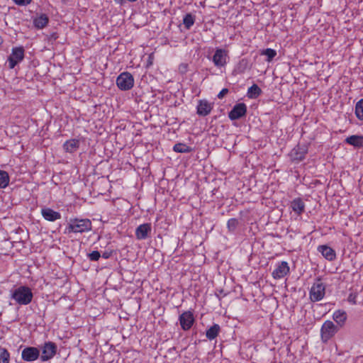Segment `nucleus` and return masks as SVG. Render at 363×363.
Masks as SVG:
<instances>
[{
    "label": "nucleus",
    "mask_w": 363,
    "mask_h": 363,
    "mask_svg": "<svg viewBox=\"0 0 363 363\" xmlns=\"http://www.w3.org/2000/svg\"><path fill=\"white\" fill-rule=\"evenodd\" d=\"M173 150L179 153H189L192 151V148L184 143H177L173 147Z\"/></svg>",
    "instance_id": "nucleus-25"
},
{
    "label": "nucleus",
    "mask_w": 363,
    "mask_h": 363,
    "mask_svg": "<svg viewBox=\"0 0 363 363\" xmlns=\"http://www.w3.org/2000/svg\"><path fill=\"white\" fill-rule=\"evenodd\" d=\"M49 21V18L46 14H40L39 16L33 19V24L35 28L42 29L45 28Z\"/></svg>",
    "instance_id": "nucleus-22"
},
{
    "label": "nucleus",
    "mask_w": 363,
    "mask_h": 363,
    "mask_svg": "<svg viewBox=\"0 0 363 363\" xmlns=\"http://www.w3.org/2000/svg\"><path fill=\"white\" fill-rule=\"evenodd\" d=\"M325 294V285L318 278L313 284L309 291V298L311 301L317 302L322 300Z\"/></svg>",
    "instance_id": "nucleus-3"
},
{
    "label": "nucleus",
    "mask_w": 363,
    "mask_h": 363,
    "mask_svg": "<svg viewBox=\"0 0 363 363\" xmlns=\"http://www.w3.org/2000/svg\"><path fill=\"white\" fill-rule=\"evenodd\" d=\"M289 272V267L286 262L282 261L278 263L272 272V277L276 279L284 277Z\"/></svg>",
    "instance_id": "nucleus-11"
},
{
    "label": "nucleus",
    "mask_w": 363,
    "mask_h": 363,
    "mask_svg": "<svg viewBox=\"0 0 363 363\" xmlns=\"http://www.w3.org/2000/svg\"><path fill=\"white\" fill-rule=\"evenodd\" d=\"M225 94H227V88H223L218 94V98L222 99Z\"/></svg>",
    "instance_id": "nucleus-35"
},
{
    "label": "nucleus",
    "mask_w": 363,
    "mask_h": 363,
    "mask_svg": "<svg viewBox=\"0 0 363 363\" xmlns=\"http://www.w3.org/2000/svg\"><path fill=\"white\" fill-rule=\"evenodd\" d=\"M197 113L201 116L208 115L212 109L211 104L206 100H200L197 106Z\"/></svg>",
    "instance_id": "nucleus-17"
},
{
    "label": "nucleus",
    "mask_w": 363,
    "mask_h": 363,
    "mask_svg": "<svg viewBox=\"0 0 363 363\" xmlns=\"http://www.w3.org/2000/svg\"><path fill=\"white\" fill-rule=\"evenodd\" d=\"M216 296L219 299L225 296V294H223V291H220L219 294H216Z\"/></svg>",
    "instance_id": "nucleus-37"
},
{
    "label": "nucleus",
    "mask_w": 363,
    "mask_h": 363,
    "mask_svg": "<svg viewBox=\"0 0 363 363\" xmlns=\"http://www.w3.org/2000/svg\"><path fill=\"white\" fill-rule=\"evenodd\" d=\"M115 3L119 5H123L125 3V0H113Z\"/></svg>",
    "instance_id": "nucleus-38"
},
{
    "label": "nucleus",
    "mask_w": 363,
    "mask_h": 363,
    "mask_svg": "<svg viewBox=\"0 0 363 363\" xmlns=\"http://www.w3.org/2000/svg\"><path fill=\"white\" fill-rule=\"evenodd\" d=\"M80 142L78 139L72 138L63 144V148L67 152L73 153L79 147Z\"/></svg>",
    "instance_id": "nucleus-18"
},
{
    "label": "nucleus",
    "mask_w": 363,
    "mask_h": 363,
    "mask_svg": "<svg viewBox=\"0 0 363 363\" xmlns=\"http://www.w3.org/2000/svg\"><path fill=\"white\" fill-rule=\"evenodd\" d=\"M88 258L91 261H98L101 257L100 252L97 250L92 251L87 255Z\"/></svg>",
    "instance_id": "nucleus-31"
},
{
    "label": "nucleus",
    "mask_w": 363,
    "mask_h": 363,
    "mask_svg": "<svg viewBox=\"0 0 363 363\" xmlns=\"http://www.w3.org/2000/svg\"><path fill=\"white\" fill-rule=\"evenodd\" d=\"M92 229L91 221L87 218H70L65 229V234L84 233Z\"/></svg>",
    "instance_id": "nucleus-2"
},
{
    "label": "nucleus",
    "mask_w": 363,
    "mask_h": 363,
    "mask_svg": "<svg viewBox=\"0 0 363 363\" xmlns=\"http://www.w3.org/2000/svg\"><path fill=\"white\" fill-rule=\"evenodd\" d=\"M116 85L121 91L130 90L134 86V78L130 73L123 72L118 76Z\"/></svg>",
    "instance_id": "nucleus-6"
},
{
    "label": "nucleus",
    "mask_w": 363,
    "mask_h": 363,
    "mask_svg": "<svg viewBox=\"0 0 363 363\" xmlns=\"http://www.w3.org/2000/svg\"><path fill=\"white\" fill-rule=\"evenodd\" d=\"M261 55H265L267 57L266 60L269 62L277 55V51L272 48H267L262 52Z\"/></svg>",
    "instance_id": "nucleus-30"
},
{
    "label": "nucleus",
    "mask_w": 363,
    "mask_h": 363,
    "mask_svg": "<svg viewBox=\"0 0 363 363\" xmlns=\"http://www.w3.org/2000/svg\"><path fill=\"white\" fill-rule=\"evenodd\" d=\"M24 58V49L22 47L13 48L12 52L8 58L9 67L13 69Z\"/></svg>",
    "instance_id": "nucleus-7"
},
{
    "label": "nucleus",
    "mask_w": 363,
    "mask_h": 363,
    "mask_svg": "<svg viewBox=\"0 0 363 363\" xmlns=\"http://www.w3.org/2000/svg\"><path fill=\"white\" fill-rule=\"evenodd\" d=\"M345 142L357 148L363 147V135H353L347 137Z\"/></svg>",
    "instance_id": "nucleus-21"
},
{
    "label": "nucleus",
    "mask_w": 363,
    "mask_h": 363,
    "mask_svg": "<svg viewBox=\"0 0 363 363\" xmlns=\"http://www.w3.org/2000/svg\"><path fill=\"white\" fill-rule=\"evenodd\" d=\"M347 313L345 311L337 310L333 314L334 321L340 326L342 327L347 320Z\"/></svg>",
    "instance_id": "nucleus-20"
},
{
    "label": "nucleus",
    "mask_w": 363,
    "mask_h": 363,
    "mask_svg": "<svg viewBox=\"0 0 363 363\" xmlns=\"http://www.w3.org/2000/svg\"><path fill=\"white\" fill-rule=\"evenodd\" d=\"M291 208L298 216L305 211V203L301 198H296L291 202Z\"/></svg>",
    "instance_id": "nucleus-19"
},
{
    "label": "nucleus",
    "mask_w": 363,
    "mask_h": 363,
    "mask_svg": "<svg viewBox=\"0 0 363 363\" xmlns=\"http://www.w3.org/2000/svg\"><path fill=\"white\" fill-rule=\"evenodd\" d=\"M10 354L8 350L0 347V363H9Z\"/></svg>",
    "instance_id": "nucleus-29"
},
{
    "label": "nucleus",
    "mask_w": 363,
    "mask_h": 363,
    "mask_svg": "<svg viewBox=\"0 0 363 363\" xmlns=\"http://www.w3.org/2000/svg\"><path fill=\"white\" fill-rule=\"evenodd\" d=\"M318 251L328 261H333L336 258L335 250L328 245H319L318 247Z\"/></svg>",
    "instance_id": "nucleus-16"
},
{
    "label": "nucleus",
    "mask_w": 363,
    "mask_h": 363,
    "mask_svg": "<svg viewBox=\"0 0 363 363\" xmlns=\"http://www.w3.org/2000/svg\"><path fill=\"white\" fill-rule=\"evenodd\" d=\"M10 298L20 306H26L32 302L33 293L30 287L21 285L10 290Z\"/></svg>",
    "instance_id": "nucleus-1"
},
{
    "label": "nucleus",
    "mask_w": 363,
    "mask_h": 363,
    "mask_svg": "<svg viewBox=\"0 0 363 363\" xmlns=\"http://www.w3.org/2000/svg\"><path fill=\"white\" fill-rule=\"evenodd\" d=\"M152 230L150 223H143L135 229V237L138 240H145L148 238Z\"/></svg>",
    "instance_id": "nucleus-13"
},
{
    "label": "nucleus",
    "mask_w": 363,
    "mask_h": 363,
    "mask_svg": "<svg viewBox=\"0 0 363 363\" xmlns=\"http://www.w3.org/2000/svg\"><path fill=\"white\" fill-rule=\"evenodd\" d=\"M40 357V350L35 347H26L21 352V358L26 362H33Z\"/></svg>",
    "instance_id": "nucleus-8"
},
{
    "label": "nucleus",
    "mask_w": 363,
    "mask_h": 363,
    "mask_svg": "<svg viewBox=\"0 0 363 363\" xmlns=\"http://www.w3.org/2000/svg\"><path fill=\"white\" fill-rule=\"evenodd\" d=\"M339 327L331 320H326L320 328V337L323 342H327L338 332Z\"/></svg>",
    "instance_id": "nucleus-5"
},
{
    "label": "nucleus",
    "mask_w": 363,
    "mask_h": 363,
    "mask_svg": "<svg viewBox=\"0 0 363 363\" xmlns=\"http://www.w3.org/2000/svg\"><path fill=\"white\" fill-rule=\"evenodd\" d=\"M111 255H112L111 251V252L106 251L102 254V257L104 259H108L109 257H111Z\"/></svg>",
    "instance_id": "nucleus-36"
},
{
    "label": "nucleus",
    "mask_w": 363,
    "mask_h": 363,
    "mask_svg": "<svg viewBox=\"0 0 363 363\" xmlns=\"http://www.w3.org/2000/svg\"><path fill=\"white\" fill-rule=\"evenodd\" d=\"M16 4L19 6H26L29 4L32 0H13Z\"/></svg>",
    "instance_id": "nucleus-34"
},
{
    "label": "nucleus",
    "mask_w": 363,
    "mask_h": 363,
    "mask_svg": "<svg viewBox=\"0 0 363 363\" xmlns=\"http://www.w3.org/2000/svg\"><path fill=\"white\" fill-rule=\"evenodd\" d=\"M355 115L358 119L363 121V99L356 104Z\"/></svg>",
    "instance_id": "nucleus-28"
},
{
    "label": "nucleus",
    "mask_w": 363,
    "mask_h": 363,
    "mask_svg": "<svg viewBox=\"0 0 363 363\" xmlns=\"http://www.w3.org/2000/svg\"><path fill=\"white\" fill-rule=\"evenodd\" d=\"M261 89L257 84H254L248 88L247 94L250 99H256L261 94Z\"/></svg>",
    "instance_id": "nucleus-24"
},
{
    "label": "nucleus",
    "mask_w": 363,
    "mask_h": 363,
    "mask_svg": "<svg viewBox=\"0 0 363 363\" xmlns=\"http://www.w3.org/2000/svg\"><path fill=\"white\" fill-rule=\"evenodd\" d=\"M220 331V326L218 324H214L209 329L206 330V337L212 340L215 339L218 335Z\"/></svg>",
    "instance_id": "nucleus-23"
},
{
    "label": "nucleus",
    "mask_w": 363,
    "mask_h": 363,
    "mask_svg": "<svg viewBox=\"0 0 363 363\" xmlns=\"http://www.w3.org/2000/svg\"><path fill=\"white\" fill-rule=\"evenodd\" d=\"M181 328L184 330H189L194 323V318L193 313L188 311L182 313L179 318Z\"/></svg>",
    "instance_id": "nucleus-9"
},
{
    "label": "nucleus",
    "mask_w": 363,
    "mask_h": 363,
    "mask_svg": "<svg viewBox=\"0 0 363 363\" xmlns=\"http://www.w3.org/2000/svg\"><path fill=\"white\" fill-rule=\"evenodd\" d=\"M10 181L9 174L4 170H0V189H5L8 186Z\"/></svg>",
    "instance_id": "nucleus-26"
},
{
    "label": "nucleus",
    "mask_w": 363,
    "mask_h": 363,
    "mask_svg": "<svg viewBox=\"0 0 363 363\" xmlns=\"http://www.w3.org/2000/svg\"><path fill=\"white\" fill-rule=\"evenodd\" d=\"M238 224H239V221H238V220H237L235 218H232V219L228 220V230H235L237 228V226L238 225Z\"/></svg>",
    "instance_id": "nucleus-33"
},
{
    "label": "nucleus",
    "mask_w": 363,
    "mask_h": 363,
    "mask_svg": "<svg viewBox=\"0 0 363 363\" xmlns=\"http://www.w3.org/2000/svg\"><path fill=\"white\" fill-rule=\"evenodd\" d=\"M357 295L358 294L356 291L350 292L347 297V301L352 305H355L357 303Z\"/></svg>",
    "instance_id": "nucleus-32"
},
{
    "label": "nucleus",
    "mask_w": 363,
    "mask_h": 363,
    "mask_svg": "<svg viewBox=\"0 0 363 363\" xmlns=\"http://www.w3.org/2000/svg\"><path fill=\"white\" fill-rule=\"evenodd\" d=\"M41 215L44 219L50 222H54L62 218L60 213L48 207H44L41 209Z\"/></svg>",
    "instance_id": "nucleus-14"
},
{
    "label": "nucleus",
    "mask_w": 363,
    "mask_h": 363,
    "mask_svg": "<svg viewBox=\"0 0 363 363\" xmlns=\"http://www.w3.org/2000/svg\"><path fill=\"white\" fill-rule=\"evenodd\" d=\"M39 350L40 360L42 362H47L55 356L57 351V346L55 342L48 341L41 345Z\"/></svg>",
    "instance_id": "nucleus-4"
},
{
    "label": "nucleus",
    "mask_w": 363,
    "mask_h": 363,
    "mask_svg": "<svg viewBox=\"0 0 363 363\" xmlns=\"http://www.w3.org/2000/svg\"><path fill=\"white\" fill-rule=\"evenodd\" d=\"M247 113V106L244 103L235 104L230 112L228 113V118L231 120H236L245 116Z\"/></svg>",
    "instance_id": "nucleus-10"
},
{
    "label": "nucleus",
    "mask_w": 363,
    "mask_h": 363,
    "mask_svg": "<svg viewBox=\"0 0 363 363\" xmlns=\"http://www.w3.org/2000/svg\"><path fill=\"white\" fill-rule=\"evenodd\" d=\"M307 152L306 147L298 145L291 150L290 152L291 159L296 162L302 161L305 159Z\"/></svg>",
    "instance_id": "nucleus-12"
},
{
    "label": "nucleus",
    "mask_w": 363,
    "mask_h": 363,
    "mask_svg": "<svg viewBox=\"0 0 363 363\" xmlns=\"http://www.w3.org/2000/svg\"><path fill=\"white\" fill-rule=\"evenodd\" d=\"M194 21L195 16L191 13H186L183 18V24L186 29H190V28L194 25Z\"/></svg>",
    "instance_id": "nucleus-27"
},
{
    "label": "nucleus",
    "mask_w": 363,
    "mask_h": 363,
    "mask_svg": "<svg viewBox=\"0 0 363 363\" xmlns=\"http://www.w3.org/2000/svg\"><path fill=\"white\" fill-rule=\"evenodd\" d=\"M225 50L218 48L213 56V62L216 67H223L225 64Z\"/></svg>",
    "instance_id": "nucleus-15"
}]
</instances>
